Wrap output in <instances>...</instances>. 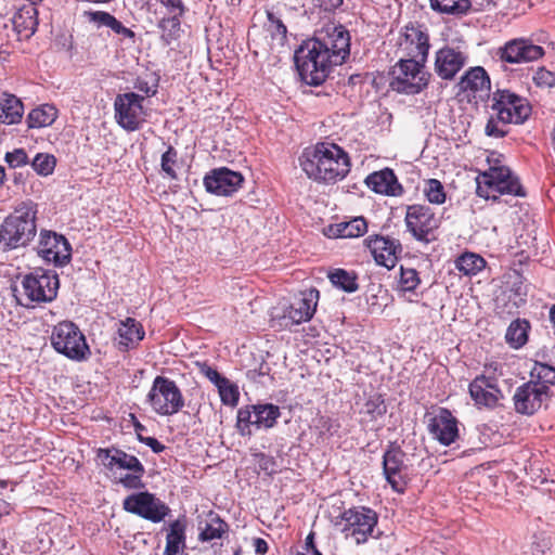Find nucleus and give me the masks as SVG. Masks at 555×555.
Wrapping results in <instances>:
<instances>
[{"instance_id": "f257e3e1", "label": "nucleus", "mask_w": 555, "mask_h": 555, "mask_svg": "<svg viewBox=\"0 0 555 555\" xmlns=\"http://www.w3.org/2000/svg\"><path fill=\"white\" fill-rule=\"evenodd\" d=\"M351 37H311L295 52V64L301 80L320 86L332 69L350 54Z\"/></svg>"}, {"instance_id": "f03ea898", "label": "nucleus", "mask_w": 555, "mask_h": 555, "mask_svg": "<svg viewBox=\"0 0 555 555\" xmlns=\"http://www.w3.org/2000/svg\"><path fill=\"white\" fill-rule=\"evenodd\" d=\"M299 163L308 178L327 184L343 180L351 167L348 153L330 142H319L312 149L305 150Z\"/></svg>"}, {"instance_id": "7ed1b4c3", "label": "nucleus", "mask_w": 555, "mask_h": 555, "mask_svg": "<svg viewBox=\"0 0 555 555\" xmlns=\"http://www.w3.org/2000/svg\"><path fill=\"white\" fill-rule=\"evenodd\" d=\"M492 111L485 128L489 137L503 138L508 124H522L531 114V105L527 99L507 89H498L491 95Z\"/></svg>"}, {"instance_id": "20e7f679", "label": "nucleus", "mask_w": 555, "mask_h": 555, "mask_svg": "<svg viewBox=\"0 0 555 555\" xmlns=\"http://www.w3.org/2000/svg\"><path fill=\"white\" fill-rule=\"evenodd\" d=\"M37 204L20 203L0 225V244L4 249L26 247L37 234Z\"/></svg>"}, {"instance_id": "39448f33", "label": "nucleus", "mask_w": 555, "mask_h": 555, "mask_svg": "<svg viewBox=\"0 0 555 555\" xmlns=\"http://www.w3.org/2000/svg\"><path fill=\"white\" fill-rule=\"evenodd\" d=\"M476 194L487 201H498L502 195L525 197L526 191L507 166L494 164L476 177Z\"/></svg>"}, {"instance_id": "423d86ee", "label": "nucleus", "mask_w": 555, "mask_h": 555, "mask_svg": "<svg viewBox=\"0 0 555 555\" xmlns=\"http://www.w3.org/2000/svg\"><path fill=\"white\" fill-rule=\"evenodd\" d=\"M377 524L378 514L362 505L344 509L335 520V526L339 527L344 537L353 540L358 545L366 543L371 538H379V534L374 535Z\"/></svg>"}, {"instance_id": "0eeeda50", "label": "nucleus", "mask_w": 555, "mask_h": 555, "mask_svg": "<svg viewBox=\"0 0 555 555\" xmlns=\"http://www.w3.org/2000/svg\"><path fill=\"white\" fill-rule=\"evenodd\" d=\"M430 74L414 59L398 61L391 68L389 87L392 91L414 95L427 88Z\"/></svg>"}, {"instance_id": "6e6552de", "label": "nucleus", "mask_w": 555, "mask_h": 555, "mask_svg": "<svg viewBox=\"0 0 555 555\" xmlns=\"http://www.w3.org/2000/svg\"><path fill=\"white\" fill-rule=\"evenodd\" d=\"M146 402L160 416H172L184 408V397L177 383L162 375L154 378Z\"/></svg>"}, {"instance_id": "1a4fd4ad", "label": "nucleus", "mask_w": 555, "mask_h": 555, "mask_svg": "<svg viewBox=\"0 0 555 555\" xmlns=\"http://www.w3.org/2000/svg\"><path fill=\"white\" fill-rule=\"evenodd\" d=\"M51 344L59 353L74 361H83L90 356L85 335L70 321L60 322L53 327Z\"/></svg>"}, {"instance_id": "9d476101", "label": "nucleus", "mask_w": 555, "mask_h": 555, "mask_svg": "<svg viewBox=\"0 0 555 555\" xmlns=\"http://www.w3.org/2000/svg\"><path fill=\"white\" fill-rule=\"evenodd\" d=\"M404 222L411 235L425 244L436 241V231L441 224L440 218L425 204L406 206Z\"/></svg>"}, {"instance_id": "9b49d317", "label": "nucleus", "mask_w": 555, "mask_h": 555, "mask_svg": "<svg viewBox=\"0 0 555 555\" xmlns=\"http://www.w3.org/2000/svg\"><path fill=\"white\" fill-rule=\"evenodd\" d=\"M24 294L33 302H50L59 289V276L54 271L37 268L24 276Z\"/></svg>"}, {"instance_id": "f8f14e48", "label": "nucleus", "mask_w": 555, "mask_h": 555, "mask_svg": "<svg viewBox=\"0 0 555 555\" xmlns=\"http://www.w3.org/2000/svg\"><path fill=\"white\" fill-rule=\"evenodd\" d=\"M122 507L126 512L138 515L152 522H160L170 513L169 506L147 491L132 493L125 498Z\"/></svg>"}, {"instance_id": "ddd939ff", "label": "nucleus", "mask_w": 555, "mask_h": 555, "mask_svg": "<svg viewBox=\"0 0 555 555\" xmlns=\"http://www.w3.org/2000/svg\"><path fill=\"white\" fill-rule=\"evenodd\" d=\"M143 101L144 98L134 92L118 94L114 102L116 122L127 131L140 129L145 120Z\"/></svg>"}, {"instance_id": "4468645a", "label": "nucleus", "mask_w": 555, "mask_h": 555, "mask_svg": "<svg viewBox=\"0 0 555 555\" xmlns=\"http://www.w3.org/2000/svg\"><path fill=\"white\" fill-rule=\"evenodd\" d=\"M37 254L46 262L63 267L72 259V247L67 238L54 231L41 230L37 245Z\"/></svg>"}, {"instance_id": "2eb2a0df", "label": "nucleus", "mask_w": 555, "mask_h": 555, "mask_svg": "<svg viewBox=\"0 0 555 555\" xmlns=\"http://www.w3.org/2000/svg\"><path fill=\"white\" fill-rule=\"evenodd\" d=\"M548 386L527 382L518 386L513 395L514 409L522 415H533L551 399Z\"/></svg>"}, {"instance_id": "dca6fc26", "label": "nucleus", "mask_w": 555, "mask_h": 555, "mask_svg": "<svg viewBox=\"0 0 555 555\" xmlns=\"http://www.w3.org/2000/svg\"><path fill=\"white\" fill-rule=\"evenodd\" d=\"M468 392L478 409L493 410L502 405L504 393L499 386L498 377L479 374L468 385Z\"/></svg>"}, {"instance_id": "f3484780", "label": "nucleus", "mask_w": 555, "mask_h": 555, "mask_svg": "<svg viewBox=\"0 0 555 555\" xmlns=\"http://www.w3.org/2000/svg\"><path fill=\"white\" fill-rule=\"evenodd\" d=\"M404 457V451L395 443H390L383 455V474L391 489L398 493H404L409 481Z\"/></svg>"}, {"instance_id": "a211bd4d", "label": "nucleus", "mask_w": 555, "mask_h": 555, "mask_svg": "<svg viewBox=\"0 0 555 555\" xmlns=\"http://www.w3.org/2000/svg\"><path fill=\"white\" fill-rule=\"evenodd\" d=\"M364 245L370 250L376 264L388 270L396 267L403 250L398 238L380 234L369 235L364 240Z\"/></svg>"}, {"instance_id": "6ab92c4d", "label": "nucleus", "mask_w": 555, "mask_h": 555, "mask_svg": "<svg viewBox=\"0 0 555 555\" xmlns=\"http://www.w3.org/2000/svg\"><path fill=\"white\" fill-rule=\"evenodd\" d=\"M243 182L241 172L227 167L210 170L203 180L205 190L217 196H231L242 188Z\"/></svg>"}, {"instance_id": "aec40b11", "label": "nucleus", "mask_w": 555, "mask_h": 555, "mask_svg": "<svg viewBox=\"0 0 555 555\" xmlns=\"http://www.w3.org/2000/svg\"><path fill=\"white\" fill-rule=\"evenodd\" d=\"M320 293L317 288L305 289L294 299L284 311L283 319L288 320L285 325L300 324L310 321L317 310Z\"/></svg>"}, {"instance_id": "412c9836", "label": "nucleus", "mask_w": 555, "mask_h": 555, "mask_svg": "<svg viewBox=\"0 0 555 555\" xmlns=\"http://www.w3.org/2000/svg\"><path fill=\"white\" fill-rule=\"evenodd\" d=\"M543 55L542 47L533 44L522 37L509 40L500 49L501 60L511 64L533 62Z\"/></svg>"}, {"instance_id": "4be33fe9", "label": "nucleus", "mask_w": 555, "mask_h": 555, "mask_svg": "<svg viewBox=\"0 0 555 555\" xmlns=\"http://www.w3.org/2000/svg\"><path fill=\"white\" fill-rule=\"evenodd\" d=\"M459 94H464L468 101L489 95L491 89V80L481 66H475L467 69L457 82Z\"/></svg>"}, {"instance_id": "5701e85b", "label": "nucleus", "mask_w": 555, "mask_h": 555, "mask_svg": "<svg viewBox=\"0 0 555 555\" xmlns=\"http://www.w3.org/2000/svg\"><path fill=\"white\" fill-rule=\"evenodd\" d=\"M457 420L450 410L440 408L428 422L429 434L443 446H450L459 437Z\"/></svg>"}, {"instance_id": "b1692460", "label": "nucleus", "mask_w": 555, "mask_h": 555, "mask_svg": "<svg viewBox=\"0 0 555 555\" xmlns=\"http://www.w3.org/2000/svg\"><path fill=\"white\" fill-rule=\"evenodd\" d=\"M96 457L111 472L115 469L140 470L143 465L137 456L117 448H100L96 451Z\"/></svg>"}, {"instance_id": "393cba45", "label": "nucleus", "mask_w": 555, "mask_h": 555, "mask_svg": "<svg viewBox=\"0 0 555 555\" xmlns=\"http://www.w3.org/2000/svg\"><path fill=\"white\" fill-rule=\"evenodd\" d=\"M467 56L453 48H441L436 53L435 68L438 76L450 80L464 67Z\"/></svg>"}, {"instance_id": "a878e982", "label": "nucleus", "mask_w": 555, "mask_h": 555, "mask_svg": "<svg viewBox=\"0 0 555 555\" xmlns=\"http://www.w3.org/2000/svg\"><path fill=\"white\" fill-rule=\"evenodd\" d=\"M365 184L370 190L382 195L399 196L403 193L402 185L390 168L370 173L365 179Z\"/></svg>"}, {"instance_id": "bb28decb", "label": "nucleus", "mask_w": 555, "mask_h": 555, "mask_svg": "<svg viewBox=\"0 0 555 555\" xmlns=\"http://www.w3.org/2000/svg\"><path fill=\"white\" fill-rule=\"evenodd\" d=\"M145 332L142 324L133 318L121 321L118 327L119 350L127 351L135 348L144 338Z\"/></svg>"}, {"instance_id": "cd10ccee", "label": "nucleus", "mask_w": 555, "mask_h": 555, "mask_svg": "<svg viewBox=\"0 0 555 555\" xmlns=\"http://www.w3.org/2000/svg\"><path fill=\"white\" fill-rule=\"evenodd\" d=\"M186 520L176 519L170 522L166 535V546L163 555H182L186 547Z\"/></svg>"}, {"instance_id": "c85d7f7f", "label": "nucleus", "mask_w": 555, "mask_h": 555, "mask_svg": "<svg viewBox=\"0 0 555 555\" xmlns=\"http://www.w3.org/2000/svg\"><path fill=\"white\" fill-rule=\"evenodd\" d=\"M23 114L24 105L17 96L8 93L0 96V121L2 124H17L21 121Z\"/></svg>"}, {"instance_id": "c756f323", "label": "nucleus", "mask_w": 555, "mask_h": 555, "mask_svg": "<svg viewBox=\"0 0 555 555\" xmlns=\"http://www.w3.org/2000/svg\"><path fill=\"white\" fill-rule=\"evenodd\" d=\"M37 13L34 5L20 9L12 17L14 31L17 34L29 31V35H35L38 26Z\"/></svg>"}, {"instance_id": "7c9ffc66", "label": "nucleus", "mask_w": 555, "mask_h": 555, "mask_svg": "<svg viewBox=\"0 0 555 555\" xmlns=\"http://www.w3.org/2000/svg\"><path fill=\"white\" fill-rule=\"evenodd\" d=\"M530 322L526 319H516L511 322L505 333V340L509 347L519 349L528 341Z\"/></svg>"}, {"instance_id": "2f4dec72", "label": "nucleus", "mask_w": 555, "mask_h": 555, "mask_svg": "<svg viewBox=\"0 0 555 555\" xmlns=\"http://www.w3.org/2000/svg\"><path fill=\"white\" fill-rule=\"evenodd\" d=\"M253 410L256 428H272L281 416L280 408L272 403L253 404Z\"/></svg>"}, {"instance_id": "473e14b6", "label": "nucleus", "mask_w": 555, "mask_h": 555, "mask_svg": "<svg viewBox=\"0 0 555 555\" xmlns=\"http://www.w3.org/2000/svg\"><path fill=\"white\" fill-rule=\"evenodd\" d=\"M59 111L54 105L42 104L29 112L27 125L29 128H43L51 126L57 118Z\"/></svg>"}, {"instance_id": "72a5a7b5", "label": "nucleus", "mask_w": 555, "mask_h": 555, "mask_svg": "<svg viewBox=\"0 0 555 555\" xmlns=\"http://www.w3.org/2000/svg\"><path fill=\"white\" fill-rule=\"evenodd\" d=\"M85 16H87L90 23L95 24L98 27H108L117 35H134V33L125 27L118 20L115 18L112 14L104 11H87L85 12Z\"/></svg>"}, {"instance_id": "f704fd0d", "label": "nucleus", "mask_w": 555, "mask_h": 555, "mask_svg": "<svg viewBox=\"0 0 555 555\" xmlns=\"http://www.w3.org/2000/svg\"><path fill=\"white\" fill-rule=\"evenodd\" d=\"M486 260L475 253H464L455 260V268L464 275H476L486 267Z\"/></svg>"}, {"instance_id": "c9c22d12", "label": "nucleus", "mask_w": 555, "mask_h": 555, "mask_svg": "<svg viewBox=\"0 0 555 555\" xmlns=\"http://www.w3.org/2000/svg\"><path fill=\"white\" fill-rule=\"evenodd\" d=\"M229 531V525L218 515L210 513L209 520L199 532L201 541H212L221 539Z\"/></svg>"}, {"instance_id": "e433bc0d", "label": "nucleus", "mask_w": 555, "mask_h": 555, "mask_svg": "<svg viewBox=\"0 0 555 555\" xmlns=\"http://www.w3.org/2000/svg\"><path fill=\"white\" fill-rule=\"evenodd\" d=\"M422 283L420 273L414 268L400 267V276L398 280V292L402 295H417L416 291Z\"/></svg>"}, {"instance_id": "4c0bfd02", "label": "nucleus", "mask_w": 555, "mask_h": 555, "mask_svg": "<svg viewBox=\"0 0 555 555\" xmlns=\"http://www.w3.org/2000/svg\"><path fill=\"white\" fill-rule=\"evenodd\" d=\"M433 10L453 15H465L472 9L469 0H429Z\"/></svg>"}, {"instance_id": "58836bf2", "label": "nucleus", "mask_w": 555, "mask_h": 555, "mask_svg": "<svg viewBox=\"0 0 555 555\" xmlns=\"http://www.w3.org/2000/svg\"><path fill=\"white\" fill-rule=\"evenodd\" d=\"M328 279L333 285L345 292L352 293L358 289L357 274L345 269H335L330 272Z\"/></svg>"}, {"instance_id": "ea45409f", "label": "nucleus", "mask_w": 555, "mask_h": 555, "mask_svg": "<svg viewBox=\"0 0 555 555\" xmlns=\"http://www.w3.org/2000/svg\"><path fill=\"white\" fill-rule=\"evenodd\" d=\"M367 231V223L363 217L353 218L350 221L337 224V236L359 237Z\"/></svg>"}, {"instance_id": "a19ab883", "label": "nucleus", "mask_w": 555, "mask_h": 555, "mask_svg": "<svg viewBox=\"0 0 555 555\" xmlns=\"http://www.w3.org/2000/svg\"><path fill=\"white\" fill-rule=\"evenodd\" d=\"M369 421H376L387 412V406L382 395L374 393L364 402L362 411Z\"/></svg>"}, {"instance_id": "79ce46f5", "label": "nucleus", "mask_w": 555, "mask_h": 555, "mask_svg": "<svg viewBox=\"0 0 555 555\" xmlns=\"http://www.w3.org/2000/svg\"><path fill=\"white\" fill-rule=\"evenodd\" d=\"M533 383H541L543 386L555 385V367L543 362H534L530 372Z\"/></svg>"}, {"instance_id": "37998d69", "label": "nucleus", "mask_w": 555, "mask_h": 555, "mask_svg": "<svg viewBox=\"0 0 555 555\" xmlns=\"http://www.w3.org/2000/svg\"><path fill=\"white\" fill-rule=\"evenodd\" d=\"M423 193L431 204L441 205L446 202L447 194L443 184L438 179H428L424 183Z\"/></svg>"}, {"instance_id": "c03bdc74", "label": "nucleus", "mask_w": 555, "mask_h": 555, "mask_svg": "<svg viewBox=\"0 0 555 555\" xmlns=\"http://www.w3.org/2000/svg\"><path fill=\"white\" fill-rule=\"evenodd\" d=\"M160 167L163 173L169 178L170 180L178 179V152L177 150L169 145L165 153L162 155Z\"/></svg>"}, {"instance_id": "a18cd8bd", "label": "nucleus", "mask_w": 555, "mask_h": 555, "mask_svg": "<svg viewBox=\"0 0 555 555\" xmlns=\"http://www.w3.org/2000/svg\"><path fill=\"white\" fill-rule=\"evenodd\" d=\"M251 426H254L253 405H245L238 409L235 427L237 433L245 437L251 436Z\"/></svg>"}, {"instance_id": "49530a36", "label": "nucleus", "mask_w": 555, "mask_h": 555, "mask_svg": "<svg viewBox=\"0 0 555 555\" xmlns=\"http://www.w3.org/2000/svg\"><path fill=\"white\" fill-rule=\"evenodd\" d=\"M56 166V158L51 154L39 153L31 162L34 170L42 177L52 175Z\"/></svg>"}, {"instance_id": "de8ad7c7", "label": "nucleus", "mask_w": 555, "mask_h": 555, "mask_svg": "<svg viewBox=\"0 0 555 555\" xmlns=\"http://www.w3.org/2000/svg\"><path fill=\"white\" fill-rule=\"evenodd\" d=\"M217 388L220 396V400L224 405H237L240 399V391L238 387L235 384H233L229 378H225L224 383L218 385Z\"/></svg>"}, {"instance_id": "09e8293b", "label": "nucleus", "mask_w": 555, "mask_h": 555, "mask_svg": "<svg viewBox=\"0 0 555 555\" xmlns=\"http://www.w3.org/2000/svg\"><path fill=\"white\" fill-rule=\"evenodd\" d=\"M315 428L321 437H333L340 429V423L337 418L327 415H320L315 420Z\"/></svg>"}, {"instance_id": "8fccbe9b", "label": "nucleus", "mask_w": 555, "mask_h": 555, "mask_svg": "<svg viewBox=\"0 0 555 555\" xmlns=\"http://www.w3.org/2000/svg\"><path fill=\"white\" fill-rule=\"evenodd\" d=\"M159 77L154 73H146L138 76L134 82V88L140 92L145 93L147 96L154 95L157 92Z\"/></svg>"}, {"instance_id": "3c124183", "label": "nucleus", "mask_w": 555, "mask_h": 555, "mask_svg": "<svg viewBox=\"0 0 555 555\" xmlns=\"http://www.w3.org/2000/svg\"><path fill=\"white\" fill-rule=\"evenodd\" d=\"M4 160L10 168H20L29 163L28 155L24 149H15L12 152H8Z\"/></svg>"}, {"instance_id": "603ef678", "label": "nucleus", "mask_w": 555, "mask_h": 555, "mask_svg": "<svg viewBox=\"0 0 555 555\" xmlns=\"http://www.w3.org/2000/svg\"><path fill=\"white\" fill-rule=\"evenodd\" d=\"M130 474H127L122 478L119 479V482L127 489H140L144 487L142 482V477L145 474V468L142 465V469L140 470H129Z\"/></svg>"}, {"instance_id": "864d4df0", "label": "nucleus", "mask_w": 555, "mask_h": 555, "mask_svg": "<svg viewBox=\"0 0 555 555\" xmlns=\"http://www.w3.org/2000/svg\"><path fill=\"white\" fill-rule=\"evenodd\" d=\"M533 81L538 87L552 88L555 86V74L544 67H540L534 73Z\"/></svg>"}, {"instance_id": "5fc2aeb1", "label": "nucleus", "mask_w": 555, "mask_h": 555, "mask_svg": "<svg viewBox=\"0 0 555 555\" xmlns=\"http://www.w3.org/2000/svg\"><path fill=\"white\" fill-rule=\"evenodd\" d=\"M197 365L199 369V373L204 375L208 380H210L216 387H218V385H220L221 383H224V379L227 377L222 376L216 369H214L206 362L197 363Z\"/></svg>"}, {"instance_id": "6e6d98bb", "label": "nucleus", "mask_w": 555, "mask_h": 555, "mask_svg": "<svg viewBox=\"0 0 555 555\" xmlns=\"http://www.w3.org/2000/svg\"><path fill=\"white\" fill-rule=\"evenodd\" d=\"M179 14H172V16L163 18L160 22V28L163 31H168L169 35H175L178 31L184 33V29H181V22H180Z\"/></svg>"}, {"instance_id": "4d7b16f0", "label": "nucleus", "mask_w": 555, "mask_h": 555, "mask_svg": "<svg viewBox=\"0 0 555 555\" xmlns=\"http://www.w3.org/2000/svg\"><path fill=\"white\" fill-rule=\"evenodd\" d=\"M267 29L272 35H287V27L271 12H268Z\"/></svg>"}, {"instance_id": "13d9d810", "label": "nucleus", "mask_w": 555, "mask_h": 555, "mask_svg": "<svg viewBox=\"0 0 555 555\" xmlns=\"http://www.w3.org/2000/svg\"><path fill=\"white\" fill-rule=\"evenodd\" d=\"M257 457L258 466L261 470H264L268 474H273L275 472V461L272 456L260 453Z\"/></svg>"}, {"instance_id": "bf43d9fd", "label": "nucleus", "mask_w": 555, "mask_h": 555, "mask_svg": "<svg viewBox=\"0 0 555 555\" xmlns=\"http://www.w3.org/2000/svg\"><path fill=\"white\" fill-rule=\"evenodd\" d=\"M170 13L182 15L185 11L182 0H159Z\"/></svg>"}, {"instance_id": "052dcab7", "label": "nucleus", "mask_w": 555, "mask_h": 555, "mask_svg": "<svg viewBox=\"0 0 555 555\" xmlns=\"http://www.w3.org/2000/svg\"><path fill=\"white\" fill-rule=\"evenodd\" d=\"M140 442L146 444L154 453H160L165 450V446L154 437H140Z\"/></svg>"}, {"instance_id": "680f3d73", "label": "nucleus", "mask_w": 555, "mask_h": 555, "mask_svg": "<svg viewBox=\"0 0 555 555\" xmlns=\"http://www.w3.org/2000/svg\"><path fill=\"white\" fill-rule=\"evenodd\" d=\"M322 31H325L326 35H338V36H341V35H349V31L346 29L345 26L338 24H334V23H331V24H327L323 29Z\"/></svg>"}, {"instance_id": "e2e57ef3", "label": "nucleus", "mask_w": 555, "mask_h": 555, "mask_svg": "<svg viewBox=\"0 0 555 555\" xmlns=\"http://www.w3.org/2000/svg\"><path fill=\"white\" fill-rule=\"evenodd\" d=\"M253 546L255 548V553L258 555H264L269 551L268 542L262 538L253 539Z\"/></svg>"}, {"instance_id": "0e129e2a", "label": "nucleus", "mask_w": 555, "mask_h": 555, "mask_svg": "<svg viewBox=\"0 0 555 555\" xmlns=\"http://www.w3.org/2000/svg\"><path fill=\"white\" fill-rule=\"evenodd\" d=\"M482 374L493 375L495 377H498L496 375H502L501 364L499 362H496V361H492V362L486 363L483 365V373Z\"/></svg>"}, {"instance_id": "69168bd1", "label": "nucleus", "mask_w": 555, "mask_h": 555, "mask_svg": "<svg viewBox=\"0 0 555 555\" xmlns=\"http://www.w3.org/2000/svg\"><path fill=\"white\" fill-rule=\"evenodd\" d=\"M472 2V9L470 11H482L491 5H495V2L493 0H469Z\"/></svg>"}, {"instance_id": "338daca9", "label": "nucleus", "mask_w": 555, "mask_h": 555, "mask_svg": "<svg viewBox=\"0 0 555 555\" xmlns=\"http://www.w3.org/2000/svg\"><path fill=\"white\" fill-rule=\"evenodd\" d=\"M129 417L137 434V438L140 441V437H144L143 431L146 430V427L138 420L133 413L129 414Z\"/></svg>"}, {"instance_id": "774afa93", "label": "nucleus", "mask_w": 555, "mask_h": 555, "mask_svg": "<svg viewBox=\"0 0 555 555\" xmlns=\"http://www.w3.org/2000/svg\"><path fill=\"white\" fill-rule=\"evenodd\" d=\"M428 38L429 37H427V36L417 37V49L420 50L418 53L423 55V60H425L427 56V52H428V48H429Z\"/></svg>"}]
</instances>
